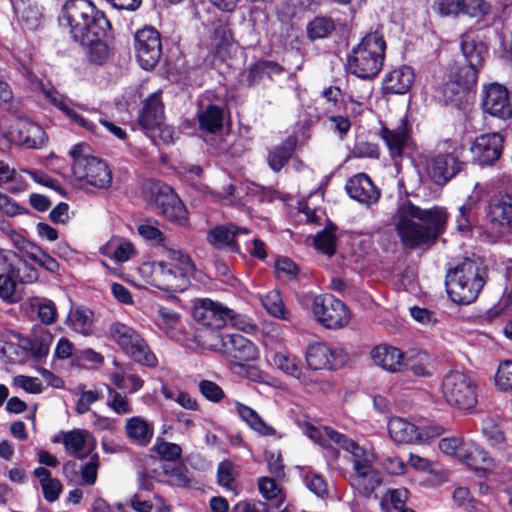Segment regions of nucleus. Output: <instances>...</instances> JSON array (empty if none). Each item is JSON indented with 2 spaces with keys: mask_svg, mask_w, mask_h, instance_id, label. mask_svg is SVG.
I'll return each mask as SVG.
<instances>
[{
  "mask_svg": "<svg viewBox=\"0 0 512 512\" xmlns=\"http://www.w3.org/2000/svg\"><path fill=\"white\" fill-rule=\"evenodd\" d=\"M448 220L445 208L422 209L410 200L398 203L392 222L403 245L414 249L434 243L444 232Z\"/></svg>",
  "mask_w": 512,
  "mask_h": 512,
  "instance_id": "obj_1",
  "label": "nucleus"
},
{
  "mask_svg": "<svg viewBox=\"0 0 512 512\" xmlns=\"http://www.w3.org/2000/svg\"><path fill=\"white\" fill-rule=\"evenodd\" d=\"M60 19L69 27L74 41L89 48L91 61L100 64L106 59L107 46L102 38L110 23L90 0L66 1Z\"/></svg>",
  "mask_w": 512,
  "mask_h": 512,
  "instance_id": "obj_2",
  "label": "nucleus"
},
{
  "mask_svg": "<svg viewBox=\"0 0 512 512\" xmlns=\"http://www.w3.org/2000/svg\"><path fill=\"white\" fill-rule=\"evenodd\" d=\"M162 256L167 260L142 263L137 269L139 276L162 291H184L196 269L191 257L177 246H165Z\"/></svg>",
  "mask_w": 512,
  "mask_h": 512,
  "instance_id": "obj_3",
  "label": "nucleus"
},
{
  "mask_svg": "<svg viewBox=\"0 0 512 512\" xmlns=\"http://www.w3.org/2000/svg\"><path fill=\"white\" fill-rule=\"evenodd\" d=\"M385 51L382 33L373 31L366 34L348 57L349 72L361 79H373L383 67Z\"/></svg>",
  "mask_w": 512,
  "mask_h": 512,
  "instance_id": "obj_4",
  "label": "nucleus"
},
{
  "mask_svg": "<svg viewBox=\"0 0 512 512\" xmlns=\"http://www.w3.org/2000/svg\"><path fill=\"white\" fill-rule=\"evenodd\" d=\"M485 284L483 269L472 259H464L446 276V289L450 299L462 305L474 302Z\"/></svg>",
  "mask_w": 512,
  "mask_h": 512,
  "instance_id": "obj_5",
  "label": "nucleus"
},
{
  "mask_svg": "<svg viewBox=\"0 0 512 512\" xmlns=\"http://www.w3.org/2000/svg\"><path fill=\"white\" fill-rule=\"evenodd\" d=\"M142 195L150 207L169 221L184 225L187 210L181 199L167 184L155 180H146L142 184Z\"/></svg>",
  "mask_w": 512,
  "mask_h": 512,
  "instance_id": "obj_6",
  "label": "nucleus"
},
{
  "mask_svg": "<svg viewBox=\"0 0 512 512\" xmlns=\"http://www.w3.org/2000/svg\"><path fill=\"white\" fill-rule=\"evenodd\" d=\"M462 148L452 140L439 143L435 151L427 157L426 172L437 185H445L464 167L460 160Z\"/></svg>",
  "mask_w": 512,
  "mask_h": 512,
  "instance_id": "obj_7",
  "label": "nucleus"
},
{
  "mask_svg": "<svg viewBox=\"0 0 512 512\" xmlns=\"http://www.w3.org/2000/svg\"><path fill=\"white\" fill-rule=\"evenodd\" d=\"M85 145H75L69 154L73 158L72 172L82 185H90L98 189H106L111 185L112 174L103 160L87 155Z\"/></svg>",
  "mask_w": 512,
  "mask_h": 512,
  "instance_id": "obj_8",
  "label": "nucleus"
},
{
  "mask_svg": "<svg viewBox=\"0 0 512 512\" xmlns=\"http://www.w3.org/2000/svg\"><path fill=\"white\" fill-rule=\"evenodd\" d=\"M441 390L445 401L459 410L467 411L477 404V382L464 372L447 373L442 380Z\"/></svg>",
  "mask_w": 512,
  "mask_h": 512,
  "instance_id": "obj_9",
  "label": "nucleus"
},
{
  "mask_svg": "<svg viewBox=\"0 0 512 512\" xmlns=\"http://www.w3.org/2000/svg\"><path fill=\"white\" fill-rule=\"evenodd\" d=\"M109 334L119 348L137 363L148 367L157 365L155 354L134 328L115 322L110 325Z\"/></svg>",
  "mask_w": 512,
  "mask_h": 512,
  "instance_id": "obj_10",
  "label": "nucleus"
},
{
  "mask_svg": "<svg viewBox=\"0 0 512 512\" xmlns=\"http://www.w3.org/2000/svg\"><path fill=\"white\" fill-rule=\"evenodd\" d=\"M139 124L153 141L172 142L173 130L164 122V106L159 91L146 99L139 115Z\"/></svg>",
  "mask_w": 512,
  "mask_h": 512,
  "instance_id": "obj_11",
  "label": "nucleus"
},
{
  "mask_svg": "<svg viewBox=\"0 0 512 512\" xmlns=\"http://www.w3.org/2000/svg\"><path fill=\"white\" fill-rule=\"evenodd\" d=\"M311 310L316 320L328 329L342 328L350 320L346 305L330 294L312 296Z\"/></svg>",
  "mask_w": 512,
  "mask_h": 512,
  "instance_id": "obj_12",
  "label": "nucleus"
},
{
  "mask_svg": "<svg viewBox=\"0 0 512 512\" xmlns=\"http://www.w3.org/2000/svg\"><path fill=\"white\" fill-rule=\"evenodd\" d=\"M485 229L492 237H501L512 230V196L493 197L488 205Z\"/></svg>",
  "mask_w": 512,
  "mask_h": 512,
  "instance_id": "obj_13",
  "label": "nucleus"
},
{
  "mask_svg": "<svg viewBox=\"0 0 512 512\" xmlns=\"http://www.w3.org/2000/svg\"><path fill=\"white\" fill-rule=\"evenodd\" d=\"M135 51L140 66L144 70L153 69L162 53L161 37L154 27H144L135 34Z\"/></svg>",
  "mask_w": 512,
  "mask_h": 512,
  "instance_id": "obj_14",
  "label": "nucleus"
},
{
  "mask_svg": "<svg viewBox=\"0 0 512 512\" xmlns=\"http://www.w3.org/2000/svg\"><path fill=\"white\" fill-rule=\"evenodd\" d=\"M306 362L310 369H336L347 361V353L342 348H331L324 343H310L306 348Z\"/></svg>",
  "mask_w": 512,
  "mask_h": 512,
  "instance_id": "obj_15",
  "label": "nucleus"
},
{
  "mask_svg": "<svg viewBox=\"0 0 512 512\" xmlns=\"http://www.w3.org/2000/svg\"><path fill=\"white\" fill-rule=\"evenodd\" d=\"M52 442L63 444L70 455L79 459L89 456L96 448L94 436L85 429L60 431L54 435Z\"/></svg>",
  "mask_w": 512,
  "mask_h": 512,
  "instance_id": "obj_16",
  "label": "nucleus"
},
{
  "mask_svg": "<svg viewBox=\"0 0 512 512\" xmlns=\"http://www.w3.org/2000/svg\"><path fill=\"white\" fill-rule=\"evenodd\" d=\"M483 110L493 117L508 119L512 116V103L507 88L498 83L486 86L482 92Z\"/></svg>",
  "mask_w": 512,
  "mask_h": 512,
  "instance_id": "obj_17",
  "label": "nucleus"
},
{
  "mask_svg": "<svg viewBox=\"0 0 512 512\" xmlns=\"http://www.w3.org/2000/svg\"><path fill=\"white\" fill-rule=\"evenodd\" d=\"M324 431L333 443L352 455L354 471L363 467H373L376 455L372 448L360 446L354 440L332 428H326Z\"/></svg>",
  "mask_w": 512,
  "mask_h": 512,
  "instance_id": "obj_18",
  "label": "nucleus"
},
{
  "mask_svg": "<svg viewBox=\"0 0 512 512\" xmlns=\"http://www.w3.org/2000/svg\"><path fill=\"white\" fill-rule=\"evenodd\" d=\"M39 87L46 100H48L53 106L58 108L63 114H65L71 121L75 122L79 126L87 129L88 131L95 133L97 126L92 119H87L80 115L73 108V103L65 95L58 92L53 87H48L44 83L39 82Z\"/></svg>",
  "mask_w": 512,
  "mask_h": 512,
  "instance_id": "obj_19",
  "label": "nucleus"
},
{
  "mask_svg": "<svg viewBox=\"0 0 512 512\" xmlns=\"http://www.w3.org/2000/svg\"><path fill=\"white\" fill-rule=\"evenodd\" d=\"M503 140L499 133L478 136L470 147L473 159L480 164H493L501 156Z\"/></svg>",
  "mask_w": 512,
  "mask_h": 512,
  "instance_id": "obj_20",
  "label": "nucleus"
},
{
  "mask_svg": "<svg viewBox=\"0 0 512 512\" xmlns=\"http://www.w3.org/2000/svg\"><path fill=\"white\" fill-rule=\"evenodd\" d=\"M345 190L350 198L365 206L377 203L381 195L380 190L365 173L350 177L345 184Z\"/></svg>",
  "mask_w": 512,
  "mask_h": 512,
  "instance_id": "obj_21",
  "label": "nucleus"
},
{
  "mask_svg": "<svg viewBox=\"0 0 512 512\" xmlns=\"http://www.w3.org/2000/svg\"><path fill=\"white\" fill-rule=\"evenodd\" d=\"M195 321L204 327H224V306L208 298L199 299L192 309Z\"/></svg>",
  "mask_w": 512,
  "mask_h": 512,
  "instance_id": "obj_22",
  "label": "nucleus"
},
{
  "mask_svg": "<svg viewBox=\"0 0 512 512\" xmlns=\"http://www.w3.org/2000/svg\"><path fill=\"white\" fill-rule=\"evenodd\" d=\"M14 138L27 148H40L46 142V133L37 123L19 119L14 125Z\"/></svg>",
  "mask_w": 512,
  "mask_h": 512,
  "instance_id": "obj_23",
  "label": "nucleus"
},
{
  "mask_svg": "<svg viewBox=\"0 0 512 512\" xmlns=\"http://www.w3.org/2000/svg\"><path fill=\"white\" fill-rule=\"evenodd\" d=\"M388 433L395 443L412 444L424 440L419 428L401 417H392L387 424Z\"/></svg>",
  "mask_w": 512,
  "mask_h": 512,
  "instance_id": "obj_24",
  "label": "nucleus"
},
{
  "mask_svg": "<svg viewBox=\"0 0 512 512\" xmlns=\"http://www.w3.org/2000/svg\"><path fill=\"white\" fill-rule=\"evenodd\" d=\"M199 127L204 141L212 144L215 136L221 135L223 111L216 105H208L198 113Z\"/></svg>",
  "mask_w": 512,
  "mask_h": 512,
  "instance_id": "obj_25",
  "label": "nucleus"
},
{
  "mask_svg": "<svg viewBox=\"0 0 512 512\" xmlns=\"http://www.w3.org/2000/svg\"><path fill=\"white\" fill-rule=\"evenodd\" d=\"M374 363L383 369L396 373L405 366V357L402 351L394 346L378 345L371 351Z\"/></svg>",
  "mask_w": 512,
  "mask_h": 512,
  "instance_id": "obj_26",
  "label": "nucleus"
},
{
  "mask_svg": "<svg viewBox=\"0 0 512 512\" xmlns=\"http://www.w3.org/2000/svg\"><path fill=\"white\" fill-rule=\"evenodd\" d=\"M414 71L409 66H401L389 71L383 79V90L389 94H405L414 82Z\"/></svg>",
  "mask_w": 512,
  "mask_h": 512,
  "instance_id": "obj_27",
  "label": "nucleus"
},
{
  "mask_svg": "<svg viewBox=\"0 0 512 512\" xmlns=\"http://www.w3.org/2000/svg\"><path fill=\"white\" fill-rule=\"evenodd\" d=\"M379 136L385 142L392 158L402 157L410 143V136L404 125L398 126L396 129L383 126L379 130Z\"/></svg>",
  "mask_w": 512,
  "mask_h": 512,
  "instance_id": "obj_28",
  "label": "nucleus"
},
{
  "mask_svg": "<svg viewBox=\"0 0 512 512\" xmlns=\"http://www.w3.org/2000/svg\"><path fill=\"white\" fill-rule=\"evenodd\" d=\"M124 429L127 438L139 446L148 445L154 434L153 424L141 416L128 418Z\"/></svg>",
  "mask_w": 512,
  "mask_h": 512,
  "instance_id": "obj_29",
  "label": "nucleus"
},
{
  "mask_svg": "<svg viewBox=\"0 0 512 512\" xmlns=\"http://www.w3.org/2000/svg\"><path fill=\"white\" fill-rule=\"evenodd\" d=\"M351 478L352 487L362 496L370 497L381 484V475L374 467H363L354 471Z\"/></svg>",
  "mask_w": 512,
  "mask_h": 512,
  "instance_id": "obj_30",
  "label": "nucleus"
},
{
  "mask_svg": "<svg viewBox=\"0 0 512 512\" xmlns=\"http://www.w3.org/2000/svg\"><path fill=\"white\" fill-rule=\"evenodd\" d=\"M93 312L83 306L70 309L65 324L74 332L84 336L91 335L94 328Z\"/></svg>",
  "mask_w": 512,
  "mask_h": 512,
  "instance_id": "obj_31",
  "label": "nucleus"
},
{
  "mask_svg": "<svg viewBox=\"0 0 512 512\" xmlns=\"http://www.w3.org/2000/svg\"><path fill=\"white\" fill-rule=\"evenodd\" d=\"M234 404L239 417L245 421L251 429L263 436L282 437L272 426L265 423L254 409L238 401H235Z\"/></svg>",
  "mask_w": 512,
  "mask_h": 512,
  "instance_id": "obj_32",
  "label": "nucleus"
},
{
  "mask_svg": "<svg viewBox=\"0 0 512 512\" xmlns=\"http://www.w3.org/2000/svg\"><path fill=\"white\" fill-rule=\"evenodd\" d=\"M229 338V346L226 344V351L230 357L245 362L256 359L258 351L250 340L240 334H230Z\"/></svg>",
  "mask_w": 512,
  "mask_h": 512,
  "instance_id": "obj_33",
  "label": "nucleus"
},
{
  "mask_svg": "<svg viewBox=\"0 0 512 512\" xmlns=\"http://www.w3.org/2000/svg\"><path fill=\"white\" fill-rule=\"evenodd\" d=\"M461 51L468 65L480 68L488 54L487 47L482 42H477L470 35L461 37Z\"/></svg>",
  "mask_w": 512,
  "mask_h": 512,
  "instance_id": "obj_34",
  "label": "nucleus"
},
{
  "mask_svg": "<svg viewBox=\"0 0 512 512\" xmlns=\"http://www.w3.org/2000/svg\"><path fill=\"white\" fill-rule=\"evenodd\" d=\"M33 474L40 483L44 498L48 502L56 501L62 491L61 482L53 478L51 472L43 466L35 468Z\"/></svg>",
  "mask_w": 512,
  "mask_h": 512,
  "instance_id": "obj_35",
  "label": "nucleus"
},
{
  "mask_svg": "<svg viewBox=\"0 0 512 512\" xmlns=\"http://www.w3.org/2000/svg\"><path fill=\"white\" fill-rule=\"evenodd\" d=\"M463 464L475 470H489L493 467L494 461L484 448L472 441L468 444Z\"/></svg>",
  "mask_w": 512,
  "mask_h": 512,
  "instance_id": "obj_36",
  "label": "nucleus"
},
{
  "mask_svg": "<svg viewBox=\"0 0 512 512\" xmlns=\"http://www.w3.org/2000/svg\"><path fill=\"white\" fill-rule=\"evenodd\" d=\"M30 308L37 314L38 320L44 325L53 324L58 316L56 304L45 297H33L30 299Z\"/></svg>",
  "mask_w": 512,
  "mask_h": 512,
  "instance_id": "obj_37",
  "label": "nucleus"
},
{
  "mask_svg": "<svg viewBox=\"0 0 512 512\" xmlns=\"http://www.w3.org/2000/svg\"><path fill=\"white\" fill-rule=\"evenodd\" d=\"M481 432L488 444L500 451L506 449V438L498 422L491 418L486 417L482 421Z\"/></svg>",
  "mask_w": 512,
  "mask_h": 512,
  "instance_id": "obj_38",
  "label": "nucleus"
},
{
  "mask_svg": "<svg viewBox=\"0 0 512 512\" xmlns=\"http://www.w3.org/2000/svg\"><path fill=\"white\" fill-rule=\"evenodd\" d=\"M272 365L283 373L298 380L302 379L300 361L288 352H276L272 355Z\"/></svg>",
  "mask_w": 512,
  "mask_h": 512,
  "instance_id": "obj_39",
  "label": "nucleus"
},
{
  "mask_svg": "<svg viewBox=\"0 0 512 512\" xmlns=\"http://www.w3.org/2000/svg\"><path fill=\"white\" fill-rule=\"evenodd\" d=\"M259 300L266 310V312L278 319L286 320L288 319V311L285 308L283 299L278 290H271L267 292L265 295H261Z\"/></svg>",
  "mask_w": 512,
  "mask_h": 512,
  "instance_id": "obj_40",
  "label": "nucleus"
},
{
  "mask_svg": "<svg viewBox=\"0 0 512 512\" xmlns=\"http://www.w3.org/2000/svg\"><path fill=\"white\" fill-rule=\"evenodd\" d=\"M478 70L477 67L465 64L451 72V81L457 86V92L468 91L476 84Z\"/></svg>",
  "mask_w": 512,
  "mask_h": 512,
  "instance_id": "obj_41",
  "label": "nucleus"
},
{
  "mask_svg": "<svg viewBox=\"0 0 512 512\" xmlns=\"http://www.w3.org/2000/svg\"><path fill=\"white\" fill-rule=\"evenodd\" d=\"M296 140L289 138L285 143L275 147L274 151L269 154L268 164L270 168L278 172L292 157Z\"/></svg>",
  "mask_w": 512,
  "mask_h": 512,
  "instance_id": "obj_42",
  "label": "nucleus"
},
{
  "mask_svg": "<svg viewBox=\"0 0 512 512\" xmlns=\"http://www.w3.org/2000/svg\"><path fill=\"white\" fill-rule=\"evenodd\" d=\"M138 234L148 243L159 247L161 254L164 253L165 246H176L168 241L161 230L151 223H141L137 226Z\"/></svg>",
  "mask_w": 512,
  "mask_h": 512,
  "instance_id": "obj_43",
  "label": "nucleus"
},
{
  "mask_svg": "<svg viewBox=\"0 0 512 512\" xmlns=\"http://www.w3.org/2000/svg\"><path fill=\"white\" fill-rule=\"evenodd\" d=\"M16 13L20 14L21 19L29 28H36L43 16V8L37 3H25L18 1L13 4Z\"/></svg>",
  "mask_w": 512,
  "mask_h": 512,
  "instance_id": "obj_44",
  "label": "nucleus"
},
{
  "mask_svg": "<svg viewBox=\"0 0 512 512\" xmlns=\"http://www.w3.org/2000/svg\"><path fill=\"white\" fill-rule=\"evenodd\" d=\"M430 355L425 351H412L405 358V365L413 372L415 376L429 377L431 371L429 365Z\"/></svg>",
  "mask_w": 512,
  "mask_h": 512,
  "instance_id": "obj_45",
  "label": "nucleus"
},
{
  "mask_svg": "<svg viewBox=\"0 0 512 512\" xmlns=\"http://www.w3.org/2000/svg\"><path fill=\"white\" fill-rule=\"evenodd\" d=\"M477 199L469 196L465 203L459 207L456 218L457 229L461 232H469L475 219Z\"/></svg>",
  "mask_w": 512,
  "mask_h": 512,
  "instance_id": "obj_46",
  "label": "nucleus"
},
{
  "mask_svg": "<svg viewBox=\"0 0 512 512\" xmlns=\"http://www.w3.org/2000/svg\"><path fill=\"white\" fill-rule=\"evenodd\" d=\"M166 481L173 486H191L187 468L182 464H164L162 466Z\"/></svg>",
  "mask_w": 512,
  "mask_h": 512,
  "instance_id": "obj_47",
  "label": "nucleus"
},
{
  "mask_svg": "<svg viewBox=\"0 0 512 512\" xmlns=\"http://www.w3.org/2000/svg\"><path fill=\"white\" fill-rule=\"evenodd\" d=\"M199 343L204 349L220 351L224 346L223 328L204 327L199 335Z\"/></svg>",
  "mask_w": 512,
  "mask_h": 512,
  "instance_id": "obj_48",
  "label": "nucleus"
},
{
  "mask_svg": "<svg viewBox=\"0 0 512 512\" xmlns=\"http://www.w3.org/2000/svg\"><path fill=\"white\" fill-rule=\"evenodd\" d=\"M179 314L169 308L159 307L155 323L167 335L173 337V332L179 323Z\"/></svg>",
  "mask_w": 512,
  "mask_h": 512,
  "instance_id": "obj_49",
  "label": "nucleus"
},
{
  "mask_svg": "<svg viewBox=\"0 0 512 512\" xmlns=\"http://www.w3.org/2000/svg\"><path fill=\"white\" fill-rule=\"evenodd\" d=\"M107 394L108 398L106 405L114 413L117 415H126L133 412V407L126 395H123L110 387L107 389Z\"/></svg>",
  "mask_w": 512,
  "mask_h": 512,
  "instance_id": "obj_50",
  "label": "nucleus"
},
{
  "mask_svg": "<svg viewBox=\"0 0 512 512\" xmlns=\"http://www.w3.org/2000/svg\"><path fill=\"white\" fill-rule=\"evenodd\" d=\"M152 450L165 461H175L181 457V447L172 442L164 441L163 439L157 438Z\"/></svg>",
  "mask_w": 512,
  "mask_h": 512,
  "instance_id": "obj_51",
  "label": "nucleus"
},
{
  "mask_svg": "<svg viewBox=\"0 0 512 512\" xmlns=\"http://www.w3.org/2000/svg\"><path fill=\"white\" fill-rule=\"evenodd\" d=\"M314 245L317 250L328 256H332L336 249V236L334 230L331 228H326L317 233L314 240Z\"/></svg>",
  "mask_w": 512,
  "mask_h": 512,
  "instance_id": "obj_52",
  "label": "nucleus"
},
{
  "mask_svg": "<svg viewBox=\"0 0 512 512\" xmlns=\"http://www.w3.org/2000/svg\"><path fill=\"white\" fill-rule=\"evenodd\" d=\"M11 271L14 277L22 284H33L39 279L38 270L25 260H20Z\"/></svg>",
  "mask_w": 512,
  "mask_h": 512,
  "instance_id": "obj_53",
  "label": "nucleus"
},
{
  "mask_svg": "<svg viewBox=\"0 0 512 512\" xmlns=\"http://www.w3.org/2000/svg\"><path fill=\"white\" fill-rule=\"evenodd\" d=\"M334 29L331 19L325 17L315 18L308 24L307 33L311 39H321L327 37Z\"/></svg>",
  "mask_w": 512,
  "mask_h": 512,
  "instance_id": "obj_54",
  "label": "nucleus"
},
{
  "mask_svg": "<svg viewBox=\"0 0 512 512\" xmlns=\"http://www.w3.org/2000/svg\"><path fill=\"white\" fill-rule=\"evenodd\" d=\"M0 298L7 303H16L20 300L16 292V281L9 274L0 275Z\"/></svg>",
  "mask_w": 512,
  "mask_h": 512,
  "instance_id": "obj_55",
  "label": "nucleus"
},
{
  "mask_svg": "<svg viewBox=\"0 0 512 512\" xmlns=\"http://www.w3.org/2000/svg\"><path fill=\"white\" fill-rule=\"evenodd\" d=\"M26 255L30 260L36 262L49 272L54 273L59 268L58 262L39 247H34L31 251H27Z\"/></svg>",
  "mask_w": 512,
  "mask_h": 512,
  "instance_id": "obj_56",
  "label": "nucleus"
},
{
  "mask_svg": "<svg viewBox=\"0 0 512 512\" xmlns=\"http://www.w3.org/2000/svg\"><path fill=\"white\" fill-rule=\"evenodd\" d=\"M490 10L491 5L485 0H464L461 13L471 18H484Z\"/></svg>",
  "mask_w": 512,
  "mask_h": 512,
  "instance_id": "obj_57",
  "label": "nucleus"
},
{
  "mask_svg": "<svg viewBox=\"0 0 512 512\" xmlns=\"http://www.w3.org/2000/svg\"><path fill=\"white\" fill-rule=\"evenodd\" d=\"M228 366L232 373L251 381H258L261 378L260 371L255 366L249 364V362L230 361Z\"/></svg>",
  "mask_w": 512,
  "mask_h": 512,
  "instance_id": "obj_58",
  "label": "nucleus"
},
{
  "mask_svg": "<svg viewBox=\"0 0 512 512\" xmlns=\"http://www.w3.org/2000/svg\"><path fill=\"white\" fill-rule=\"evenodd\" d=\"M495 383L502 391L512 389V361L506 360L500 363L495 375Z\"/></svg>",
  "mask_w": 512,
  "mask_h": 512,
  "instance_id": "obj_59",
  "label": "nucleus"
},
{
  "mask_svg": "<svg viewBox=\"0 0 512 512\" xmlns=\"http://www.w3.org/2000/svg\"><path fill=\"white\" fill-rule=\"evenodd\" d=\"M307 488L318 497L328 495V485L324 477L318 473H307L304 477Z\"/></svg>",
  "mask_w": 512,
  "mask_h": 512,
  "instance_id": "obj_60",
  "label": "nucleus"
},
{
  "mask_svg": "<svg viewBox=\"0 0 512 512\" xmlns=\"http://www.w3.org/2000/svg\"><path fill=\"white\" fill-rule=\"evenodd\" d=\"M275 271L277 277L280 280H292L296 278L298 274V268L296 264L289 258L283 257L277 259L275 263Z\"/></svg>",
  "mask_w": 512,
  "mask_h": 512,
  "instance_id": "obj_61",
  "label": "nucleus"
},
{
  "mask_svg": "<svg viewBox=\"0 0 512 512\" xmlns=\"http://www.w3.org/2000/svg\"><path fill=\"white\" fill-rule=\"evenodd\" d=\"M228 325L244 332L254 330V325L249 317L237 314L232 309L226 307V328Z\"/></svg>",
  "mask_w": 512,
  "mask_h": 512,
  "instance_id": "obj_62",
  "label": "nucleus"
},
{
  "mask_svg": "<svg viewBox=\"0 0 512 512\" xmlns=\"http://www.w3.org/2000/svg\"><path fill=\"white\" fill-rule=\"evenodd\" d=\"M99 466L98 454H93L88 463L81 467V477L85 484L93 485L97 479V471Z\"/></svg>",
  "mask_w": 512,
  "mask_h": 512,
  "instance_id": "obj_63",
  "label": "nucleus"
},
{
  "mask_svg": "<svg viewBox=\"0 0 512 512\" xmlns=\"http://www.w3.org/2000/svg\"><path fill=\"white\" fill-rule=\"evenodd\" d=\"M13 384L32 394H37L42 391V384L36 377L17 375L13 379Z\"/></svg>",
  "mask_w": 512,
  "mask_h": 512,
  "instance_id": "obj_64",
  "label": "nucleus"
}]
</instances>
